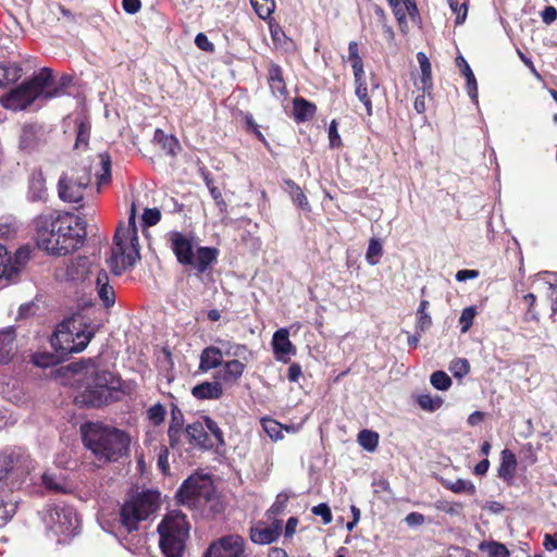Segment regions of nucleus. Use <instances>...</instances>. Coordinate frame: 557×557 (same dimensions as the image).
Wrapping results in <instances>:
<instances>
[{
	"mask_svg": "<svg viewBox=\"0 0 557 557\" xmlns=\"http://www.w3.org/2000/svg\"><path fill=\"white\" fill-rule=\"evenodd\" d=\"M91 181V173L85 168L72 169L59 180V197L66 202H79Z\"/></svg>",
	"mask_w": 557,
	"mask_h": 557,
	"instance_id": "ddd939ff",
	"label": "nucleus"
},
{
	"mask_svg": "<svg viewBox=\"0 0 557 557\" xmlns=\"http://www.w3.org/2000/svg\"><path fill=\"white\" fill-rule=\"evenodd\" d=\"M429 305L430 304L428 300H421L418 311H417L416 330L420 333H424L432 325V318L426 311L429 308Z\"/></svg>",
	"mask_w": 557,
	"mask_h": 557,
	"instance_id": "e433bc0d",
	"label": "nucleus"
},
{
	"mask_svg": "<svg viewBox=\"0 0 557 557\" xmlns=\"http://www.w3.org/2000/svg\"><path fill=\"white\" fill-rule=\"evenodd\" d=\"M269 28L274 45L282 46L284 39L286 38L282 27L277 23L270 22Z\"/></svg>",
	"mask_w": 557,
	"mask_h": 557,
	"instance_id": "680f3d73",
	"label": "nucleus"
},
{
	"mask_svg": "<svg viewBox=\"0 0 557 557\" xmlns=\"http://www.w3.org/2000/svg\"><path fill=\"white\" fill-rule=\"evenodd\" d=\"M82 323L76 319L62 322L52 337V345L64 354L79 352L89 344L92 332L81 330Z\"/></svg>",
	"mask_w": 557,
	"mask_h": 557,
	"instance_id": "f8f14e48",
	"label": "nucleus"
},
{
	"mask_svg": "<svg viewBox=\"0 0 557 557\" xmlns=\"http://www.w3.org/2000/svg\"><path fill=\"white\" fill-rule=\"evenodd\" d=\"M246 542L238 534H227L214 540L203 553V557H244Z\"/></svg>",
	"mask_w": 557,
	"mask_h": 557,
	"instance_id": "2eb2a0df",
	"label": "nucleus"
},
{
	"mask_svg": "<svg viewBox=\"0 0 557 557\" xmlns=\"http://www.w3.org/2000/svg\"><path fill=\"white\" fill-rule=\"evenodd\" d=\"M23 457L20 449L8 448L0 451V481L5 479L21 463Z\"/></svg>",
	"mask_w": 557,
	"mask_h": 557,
	"instance_id": "412c9836",
	"label": "nucleus"
},
{
	"mask_svg": "<svg viewBox=\"0 0 557 557\" xmlns=\"http://www.w3.org/2000/svg\"><path fill=\"white\" fill-rule=\"evenodd\" d=\"M171 250L181 264L189 265L203 273L216 260L218 250L210 247H197L194 236L172 231L165 235Z\"/></svg>",
	"mask_w": 557,
	"mask_h": 557,
	"instance_id": "0eeeda50",
	"label": "nucleus"
},
{
	"mask_svg": "<svg viewBox=\"0 0 557 557\" xmlns=\"http://www.w3.org/2000/svg\"><path fill=\"white\" fill-rule=\"evenodd\" d=\"M51 84L52 73L49 69L44 67L32 79L1 97L0 103L3 108L12 111L24 110L38 98L51 99L58 96V88L51 90Z\"/></svg>",
	"mask_w": 557,
	"mask_h": 557,
	"instance_id": "423d86ee",
	"label": "nucleus"
},
{
	"mask_svg": "<svg viewBox=\"0 0 557 557\" xmlns=\"http://www.w3.org/2000/svg\"><path fill=\"white\" fill-rule=\"evenodd\" d=\"M448 4L451 9V11L456 14V21L455 23L457 25L462 24L468 14V8L466 3H459L458 0H448Z\"/></svg>",
	"mask_w": 557,
	"mask_h": 557,
	"instance_id": "864d4df0",
	"label": "nucleus"
},
{
	"mask_svg": "<svg viewBox=\"0 0 557 557\" xmlns=\"http://www.w3.org/2000/svg\"><path fill=\"white\" fill-rule=\"evenodd\" d=\"M281 530H282V524H281V521H278V520L275 521L270 527L257 525V527L251 528L250 539L256 544H260V545L270 544L277 540V537L281 534Z\"/></svg>",
	"mask_w": 557,
	"mask_h": 557,
	"instance_id": "a211bd4d",
	"label": "nucleus"
},
{
	"mask_svg": "<svg viewBox=\"0 0 557 557\" xmlns=\"http://www.w3.org/2000/svg\"><path fill=\"white\" fill-rule=\"evenodd\" d=\"M444 486L456 494H468L474 495L476 492L475 485L463 479H457L456 481H445Z\"/></svg>",
	"mask_w": 557,
	"mask_h": 557,
	"instance_id": "c9c22d12",
	"label": "nucleus"
},
{
	"mask_svg": "<svg viewBox=\"0 0 557 557\" xmlns=\"http://www.w3.org/2000/svg\"><path fill=\"white\" fill-rule=\"evenodd\" d=\"M81 432L98 466L117 461L129 451L131 437L123 430L97 422L83 424Z\"/></svg>",
	"mask_w": 557,
	"mask_h": 557,
	"instance_id": "f03ea898",
	"label": "nucleus"
},
{
	"mask_svg": "<svg viewBox=\"0 0 557 557\" xmlns=\"http://www.w3.org/2000/svg\"><path fill=\"white\" fill-rule=\"evenodd\" d=\"M71 370L78 376L77 381L82 382L85 387L82 401L89 406H101L108 400L111 391L120 387V381L112 372L99 370L90 360L72 364Z\"/></svg>",
	"mask_w": 557,
	"mask_h": 557,
	"instance_id": "7ed1b4c3",
	"label": "nucleus"
},
{
	"mask_svg": "<svg viewBox=\"0 0 557 557\" xmlns=\"http://www.w3.org/2000/svg\"><path fill=\"white\" fill-rule=\"evenodd\" d=\"M224 356L219 379L224 384H236L243 376L248 363L253 360L255 354L246 345L224 342Z\"/></svg>",
	"mask_w": 557,
	"mask_h": 557,
	"instance_id": "9b49d317",
	"label": "nucleus"
},
{
	"mask_svg": "<svg viewBox=\"0 0 557 557\" xmlns=\"http://www.w3.org/2000/svg\"><path fill=\"white\" fill-rule=\"evenodd\" d=\"M33 361L40 368H46L55 362V357L52 355L37 354L33 357Z\"/></svg>",
	"mask_w": 557,
	"mask_h": 557,
	"instance_id": "338daca9",
	"label": "nucleus"
},
{
	"mask_svg": "<svg viewBox=\"0 0 557 557\" xmlns=\"http://www.w3.org/2000/svg\"><path fill=\"white\" fill-rule=\"evenodd\" d=\"M383 255V246L381 242L376 238L370 239L368 250L366 253V260L369 264L375 265L380 262V259Z\"/></svg>",
	"mask_w": 557,
	"mask_h": 557,
	"instance_id": "79ce46f5",
	"label": "nucleus"
},
{
	"mask_svg": "<svg viewBox=\"0 0 557 557\" xmlns=\"http://www.w3.org/2000/svg\"><path fill=\"white\" fill-rule=\"evenodd\" d=\"M430 381L433 387L438 391H447L451 386V379L444 371H435Z\"/></svg>",
	"mask_w": 557,
	"mask_h": 557,
	"instance_id": "de8ad7c7",
	"label": "nucleus"
},
{
	"mask_svg": "<svg viewBox=\"0 0 557 557\" xmlns=\"http://www.w3.org/2000/svg\"><path fill=\"white\" fill-rule=\"evenodd\" d=\"M476 314V310L474 307H467L462 310L461 315L459 318V323L461 325V333H466L471 327L474 317Z\"/></svg>",
	"mask_w": 557,
	"mask_h": 557,
	"instance_id": "603ef678",
	"label": "nucleus"
},
{
	"mask_svg": "<svg viewBox=\"0 0 557 557\" xmlns=\"http://www.w3.org/2000/svg\"><path fill=\"white\" fill-rule=\"evenodd\" d=\"M17 267L12 263V257L7 248L0 245V281H11L16 275Z\"/></svg>",
	"mask_w": 557,
	"mask_h": 557,
	"instance_id": "2f4dec72",
	"label": "nucleus"
},
{
	"mask_svg": "<svg viewBox=\"0 0 557 557\" xmlns=\"http://www.w3.org/2000/svg\"><path fill=\"white\" fill-rule=\"evenodd\" d=\"M419 406L428 411H435L440 409L443 405V399L438 396H431L429 394H423L418 397Z\"/></svg>",
	"mask_w": 557,
	"mask_h": 557,
	"instance_id": "a18cd8bd",
	"label": "nucleus"
},
{
	"mask_svg": "<svg viewBox=\"0 0 557 557\" xmlns=\"http://www.w3.org/2000/svg\"><path fill=\"white\" fill-rule=\"evenodd\" d=\"M191 394L197 399H219L223 395L222 382H203L193 387Z\"/></svg>",
	"mask_w": 557,
	"mask_h": 557,
	"instance_id": "393cba45",
	"label": "nucleus"
},
{
	"mask_svg": "<svg viewBox=\"0 0 557 557\" xmlns=\"http://www.w3.org/2000/svg\"><path fill=\"white\" fill-rule=\"evenodd\" d=\"M176 429H185L184 428V420L183 414L181 410L173 409L172 410V418L168 430L169 437H173L176 433Z\"/></svg>",
	"mask_w": 557,
	"mask_h": 557,
	"instance_id": "5fc2aeb1",
	"label": "nucleus"
},
{
	"mask_svg": "<svg viewBox=\"0 0 557 557\" xmlns=\"http://www.w3.org/2000/svg\"><path fill=\"white\" fill-rule=\"evenodd\" d=\"M212 493V482L208 476L191 475L180 487L176 497L186 506H196L208 500Z\"/></svg>",
	"mask_w": 557,
	"mask_h": 557,
	"instance_id": "4468645a",
	"label": "nucleus"
},
{
	"mask_svg": "<svg viewBox=\"0 0 557 557\" xmlns=\"http://www.w3.org/2000/svg\"><path fill=\"white\" fill-rule=\"evenodd\" d=\"M272 348L274 357L277 361L287 363L290 356L296 355V348L289 341V332L287 329H278L272 337Z\"/></svg>",
	"mask_w": 557,
	"mask_h": 557,
	"instance_id": "f3484780",
	"label": "nucleus"
},
{
	"mask_svg": "<svg viewBox=\"0 0 557 557\" xmlns=\"http://www.w3.org/2000/svg\"><path fill=\"white\" fill-rule=\"evenodd\" d=\"M202 423L205 425V430H208L215 437L219 444H224L223 432L215 421L209 417H205Z\"/></svg>",
	"mask_w": 557,
	"mask_h": 557,
	"instance_id": "6e6d98bb",
	"label": "nucleus"
},
{
	"mask_svg": "<svg viewBox=\"0 0 557 557\" xmlns=\"http://www.w3.org/2000/svg\"><path fill=\"white\" fill-rule=\"evenodd\" d=\"M47 196V188L45 186V180L42 175H33L29 182L28 199L32 201L45 200Z\"/></svg>",
	"mask_w": 557,
	"mask_h": 557,
	"instance_id": "72a5a7b5",
	"label": "nucleus"
},
{
	"mask_svg": "<svg viewBox=\"0 0 557 557\" xmlns=\"http://www.w3.org/2000/svg\"><path fill=\"white\" fill-rule=\"evenodd\" d=\"M29 253L30 251L28 248H20L16 250L14 258H12V263L17 267L16 274L29 259Z\"/></svg>",
	"mask_w": 557,
	"mask_h": 557,
	"instance_id": "e2e57ef3",
	"label": "nucleus"
},
{
	"mask_svg": "<svg viewBox=\"0 0 557 557\" xmlns=\"http://www.w3.org/2000/svg\"><path fill=\"white\" fill-rule=\"evenodd\" d=\"M186 433L187 443L189 445L198 446L201 448H209L212 446L202 422L197 421L195 423L188 424L186 426Z\"/></svg>",
	"mask_w": 557,
	"mask_h": 557,
	"instance_id": "5701e85b",
	"label": "nucleus"
},
{
	"mask_svg": "<svg viewBox=\"0 0 557 557\" xmlns=\"http://www.w3.org/2000/svg\"><path fill=\"white\" fill-rule=\"evenodd\" d=\"M139 259L136 209L133 203L127 225H121L116 230L114 245L107 262L112 273L121 275L126 270L133 268Z\"/></svg>",
	"mask_w": 557,
	"mask_h": 557,
	"instance_id": "20e7f679",
	"label": "nucleus"
},
{
	"mask_svg": "<svg viewBox=\"0 0 557 557\" xmlns=\"http://www.w3.org/2000/svg\"><path fill=\"white\" fill-rule=\"evenodd\" d=\"M312 513L320 516L324 524L332 522L333 516L330 507L326 504H319L311 509Z\"/></svg>",
	"mask_w": 557,
	"mask_h": 557,
	"instance_id": "bf43d9fd",
	"label": "nucleus"
},
{
	"mask_svg": "<svg viewBox=\"0 0 557 557\" xmlns=\"http://www.w3.org/2000/svg\"><path fill=\"white\" fill-rule=\"evenodd\" d=\"M16 505L13 502H3L0 498V528L4 525L15 513Z\"/></svg>",
	"mask_w": 557,
	"mask_h": 557,
	"instance_id": "09e8293b",
	"label": "nucleus"
},
{
	"mask_svg": "<svg viewBox=\"0 0 557 557\" xmlns=\"http://www.w3.org/2000/svg\"><path fill=\"white\" fill-rule=\"evenodd\" d=\"M95 274V289L98 298L106 308H111L115 304V292L110 284L109 275L104 270L92 269L87 257L71 259L58 267L55 275L59 280L79 282L85 281L89 275Z\"/></svg>",
	"mask_w": 557,
	"mask_h": 557,
	"instance_id": "39448f33",
	"label": "nucleus"
},
{
	"mask_svg": "<svg viewBox=\"0 0 557 557\" xmlns=\"http://www.w3.org/2000/svg\"><path fill=\"white\" fill-rule=\"evenodd\" d=\"M195 44L196 46L203 50V51H208V52H211L214 50V45L208 39V37L202 34V33H199L196 38H195Z\"/></svg>",
	"mask_w": 557,
	"mask_h": 557,
	"instance_id": "774afa93",
	"label": "nucleus"
},
{
	"mask_svg": "<svg viewBox=\"0 0 557 557\" xmlns=\"http://www.w3.org/2000/svg\"><path fill=\"white\" fill-rule=\"evenodd\" d=\"M153 139L171 156H176L181 150L177 138L173 135L165 134L162 129H156Z\"/></svg>",
	"mask_w": 557,
	"mask_h": 557,
	"instance_id": "7c9ffc66",
	"label": "nucleus"
},
{
	"mask_svg": "<svg viewBox=\"0 0 557 557\" xmlns=\"http://www.w3.org/2000/svg\"><path fill=\"white\" fill-rule=\"evenodd\" d=\"M158 468L161 470L162 473L166 474L170 470L169 465V450L165 445L159 446L158 451Z\"/></svg>",
	"mask_w": 557,
	"mask_h": 557,
	"instance_id": "13d9d810",
	"label": "nucleus"
},
{
	"mask_svg": "<svg viewBox=\"0 0 557 557\" xmlns=\"http://www.w3.org/2000/svg\"><path fill=\"white\" fill-rule=\"evenodd\" d=\"M256 13L262 20H267L275 10L274 0H250Z\"/></svg>",
	"mask_w": 557,
	"mask_h": 557,
	"instance_id": "37998d69",
	"label": "nucleus"
},
{
	"mask_svg": "<svg viewBox=\"0 0 557 557\" xmlns=\"http://www.w3.org/2000/svg\"><path fill=\"white\" fill-rule=\"evenodd\" d=\"M21 76L22 69L18 65H0V87L16 82Z\"/></svg>",
	"mask_w": 557,
	"mask_h": 557,
	"instance_id": "58836bf2",
	"label": "nucleus"
},
{
	"mask_svg": "<svg viewBox=\"0 0 557 557\" xmlns=\"http://www.w3.org/2000/svg\"><path fill=\"white\" fill-rule=\"evenodd\" d=\"M38 128L35 125H26L22 129L20 147L23 150L30 151L36 148L39 136Z\"/></svg>",
	"mask_w": 557,
	"mask_h": 557,
	"instance_id": "f704fd0d",
	"label": "nucleus"
},
{
	"mask_svg": "<svg viewBox=\"0 0 557 557\" xmlns=\"http://www.w3.org/2000/svg\"><path fill=\"white\" fill-rule=\"evenodd\" d=\"M89 128L90 126L87 122H79L76 137V147H78L81 144H87V140L89 138Z\"/></svg>",
	"mask_w": 557,
	"mask_h": 557,
	"instance_id": "69168bd1",
	"label": "nucleus"
},
{
	"mask_svg": "<svg viewBox=\"0 0 557 557\" xmlns=\"http://www.w3.org/2000/svg\"><path fill=\"white\" fill-rule=\"evenodd\" d=\"M290 498V495L286 492H282L277 494L275 502L272 504V506L269 509V513L273 516H277L284 511L286 508V505Z\"/></svg>",
	"mask_w": 557,
	"mask_h": 557,
	"instance_id": "3c124183",
	"label": "nucleus"
},
{
	"mask_svg": "<svg viewBox=\"0 0 557 557\" xmlns=\"http://www.w3.org/2000/svg\"><path fill=\"white\" fill-rule=\"evenodd\" d=\"M48 534L63 543L76 535L79 521L75 510L67 506L49 507L44 516Z\"/></svg>",
	"mask_w": 557,
	"mask_h": 557,
	"instance_id": "9d476101",
	"label": "nucleus"
},
{
	"mask_svg": "<svg viewBox=\"0 0 557 557\" xmlns=\"http://www.w3.org/2000/svg\"><path fill=\"white\" fill-rule=\"evenodd\" d=\"M387 2L397 20L400 32L407 34V16L412 21H416L419 16L416 0H387Z\"/></svg>",
	"mask_w": 557,
	"mask_h": 557,
	"instance_id": "dca6fc26",
	"label": "nucleus"
},
{
	"mask_svg": "<svg viewBox=\"0 0 557 557\" xmlns=\"http://www.w3.org/2000/svg\"><path fill=\"white\" fill-rule=\"evenodd\" d=\"M159 506L160 494L156 491H146L132 497L121 508L122 527L128 532L136 530L138 522L146 520Z\"/></svg>",
	"mask_w": 557,
	"mask_h": 557,
	"instance_id": "1a4fd4ad",
	"label": "nucleus"
},
{
	"mask_svg": "<svg viewBox=\"0 0 557 557\" xmlns=\"http://www.w3.org/2000/svg\"><path fill=\"white\" fill-rule=\"evenodd\" d=\"M224 356V342L222 343V347L218 348L214 346L207 347L202 350L200 355V364L199 369L202 372H208L211 369H214L219 366H222Z\"/></svg>",
	"mask_w": 557,
	"mask_h": 557,
	"instance_id": "aec40b11",
	"label": "nucleus"
},
{
	"mask_svg": "<svg viewBox=\"0 0 557 557\" xmlns=\"http://www.w3.org/2000/svg\"><path fill=\"white\" fill-rule=\"evenodd\" d=\"M355 94L357 98L362 102V104L366 107L368 115H372L373 113V107L371 97L368 91V85H367V78L366 73L359 75H355Z\"/></svg>",
	"mask_w": 557,
	"mask_h": 557,
	"instance_id": "c85d7f7f",
	"label": "nucleus"
},
{
	"mask_svg": "<svg viewBox=\"0 0 557 557\" xmlns=\"http://www.w3.org/2000/svg\"><path fill=\"white\" fill-rule=\"evenodd\" d=\"M160 548L165 557H181L188 537L189 527L185 515L170 511L158 527Z\"/></svg>",
	"mask_w": 557,
	"mask_h": 557,
	"instance_id": "6e6552de",
	"label": "nucleus"
},
{
	"mask_svg": "<svg viewBox=\"0 0 557 557\" xmlns=\"http://www.w3.org/2000/svg\"><path fill=\"white\" fill-rule=\"evenodd\" d=\"M358 443L363 449L374 451L379 444V434L370 430H362L358 434Z\"/></svg>",
	"mask_w": 557,
	"mask_h": 557,
	"instance_id": "a19ab883",
	"label": "nucleus"
},
{
	"mask_svg": "<svg viewBox=\"0 0 557 557\" xmlns=\"http://www.w3.org/2000/svg\"><path fill=\"white\" fill-rule=\"evenodd\" d=\"M456 62H457V65L460 67L461 73L463 74V76L467 79V91H468L469 97L472 99V101L475 104H478V102H479L478 83H476V79L474 77V74H473L470 65L462 57L457 58Z\"/></svg>",
	"mask_w": 557,
	"mask_h": 557,
	"instance_id": "bb28decb",
	"label": "nucleus"
},
{
	"mask_svg": "<svg viewBox=\"0 0 557 557\" xmlns=\"http://www.w3.org/2000/svg\"><path fill=\"white\" fill-rule=\"evenodd\" d=\"M284 183L286 185V191L290 196L294 205H296L297 207H299L301 210H304L306 212H310L311 206L308 201L307 196L304 194L302 189L300 188V186L297 185L292 180H286Z\"/></svg>",
	"mask_w": 557,
	"mask_h": 557,
	"instance_id": "c756f323",
	"label": "nucleus"
},
{
	"mask_svg": "<svg viewBox=\"0 0 557 557\" xmlns=\"http://www.w3.org/2000/svg\"><path fill=\"white\" fill-rule=\"evenodd\" d=\"M186 428L185 429H176V433L173 437H169L170 446L173 449H181L184 447L185 443H187L186 438Z\"/></svg>",
	"mask_w": 557,
	"mask_h": 557,
	"instance_id": "052dcab7",
	"label": "nucleus"
},
{
	"mask_svg": "<svg viewBox=\"0 0 557 557\" xmlns=\"http://www.w3.org/2000/svg\"><path fill=\"white\" fill-rule=\"evenodd\" d=\"M449 371L455 377L462 379L470 371L469 361L465 358L454 359L449 364Z\"/></svg>",
	"mask_w": 557,
	"mask_h": 557,
	"instance_id": "49530a36",
	"label": "nucleus"
},
{
	"mask_svg": "<svg viewBox=\"0 0 557 557\" xmlns=\"http://www.w3.org/2000/svg\"><path fill=\"white\" fill-rule=\"evenodd\" d=\"M35 223L38 247L52 255L76 250L87 235L85 222L74 215H41Z\"/></svg>",
	"mask_w": 557,
	"mask_h": 557,
	"instance_id": "f257e3e1",
	"label": "nucleus"
},
{
	"mask_svg": "<svg viewBox=\"0 0 557 557\" xmlns=\"http://www.w3.org/2000/svg\"><path fill=\"white\" fill-rule=\"evenodd\" d=\"M164 417H165V408L160 404L153 405L148 410V418L156 425H159L160 423H162L164 420Z\"/></svg>",
	"mask_w": 557,
	"mask_h": 557,
	"instance_id": "4d7b16f0",
	"label": "nucleus"
},
{
	"mask_svg": "<svg viewBox=\"0 0 557 557\" xmlns=\"http://www.w3.org/2000/svg\"><path fill=\"white\" fill-rule=\"evenodd\" d=\"M516 469H517V458L516 455L509 450L504 449L502 451V460L498 468V476L507 482L508 484H511L513 482L515 475H516Z\"/></svg>",
	"mask_w": 557,
	"mask_h": 557,
	"instance_id": "b1692460",
	"label": "nucleus"
},
{
	"mask_svg": "<svg viewBox=\"0 0 557 557\" xmlns=\"http://www.w3.org/2000/svg\"><path fill=\"white\" fill-rule=\"evenodd\" d=\"M437 508L450 516H458L461 513L462 505L460 503L442 502L437 504Z\"/></svg>",
	"mask_w": 557,
	"mask_h": 557,
	"instance_id": "0e129e2a",
	"label": "nucleus"
},
{
	"mask_svg": "<svg viewBox=\"0 0 557 557\" xmlns=\"http://www.w3.org/2000/svg\"><path fill=\"white\" fill-rule=\"evenodd\" d=\"M42 485L50 492L67 494L73 490L72 484L63 476L52 472H45L41 476Z\"/></svg>",
	"mask_w": 557,
	"mask_h": 557,
	"instance_id": "a878e982",
	"label": "nucleus"
},
{
	"mask_svg": "<svg viewBox=\"0 0 557 557\" xmlns=\"http://www.w3.org/2000/svg\"><path fill=\"white\" fill-rule=\"evenodd\" d=\"M347 61L350 63V65L352 67L354 76L355 75L360 76L361 74H364L363 62H362L361 57L359 55V48H358V44L356 41H350L348 45Z\"/></svg>",
	"mask_w": 557,
	"mask_h": 557,
	"instance_id": "4c0bfd02",
	"label": "nucleus"
},
{
	"mask_svg": "<svg viewBox=\"0 0 557 557\" xmlns=\"http://www.w3.org/2000/svg\"><path fill=\"white\" fill-rule=\"evenodd\" d=\"M161 220V212L157 208H146L141 215L143 225L146 227L158 224Z\"/></svg>",
	"mask_w": 557,
	"mask_h": 557,
	"instance_id": "8fccbe9b",
	"label": "nucleus"
},
{
	"mask_svg": "<svg viewBox=\"0 0 557 557\" xmlns=\"http://www.w3.org/2000/svg\"><path fill=\"white\" fill-rule=\"evenodd\" d=\"M16 334L12 326L0 330V362L8 363L16 351Z\"/></svg>",
	"mask_w": 557,
	"mask_h": 557,
	"instance_id": "6ab92c4d",
	"label": "nucleus"
},
{
	"mask_svg": "<svg viewBox=\"0 0 557 557\" xmlns=\"http://www.w3.org/2000/svg\"><path fill=\"white\" fill-rule=\"evenodd\" d=\"M480 549L488 553L491 557H509L508 548L498 542H482Z\"/></svg>",
	"mask_w": 557,
	"mask_h": 557,
	"instance_id": "c03bdc74",
	"label": "nucleus"
},
{
	"mask_svg": "<svg viewBox=\"0 0 557 557\" xmlns=\"http://www.w3.org/2000/svg\"><path fill=\"white\" fill-rule=\"evenodd\" d=\"M269 83L273 92L284 94L285 84L282 75V70L278 65L273 64L270 67Z\"/></svg>",
	"mask_w": 557,
	"mask_h": 557,
	"instance_id": "ea45409f",
	"label": "nucleus"
},
{
	"mask_svg": "<svg viewBox=\"0 0 557 557\" xmlns=\"http://www.w3.org/2000/svg\"><path fill=\"white\" fill-rule=\"evenodd\" d=\"M417 60L421 70L420 79L417 83V86L424 92L430 91L432 88V69L429 58L424 52H418Z\"/></svg>",
	"mask_w": 557,
	"mask_h": 557,
	"instance_id": "cd10ccee",
	"label": "nucleus"
},
{
	"mask_svg": "<svg viewBox=\"0 0 557 557\" xmlns=\"http://www.w3.org/2000/svg\"><path fill=\"white\" fill-rule=\"evenodd\" d=\"M317 111V107L304 98L294 100V116L297 122H305L312 117Z\"/></svg>",
	"mask_w": 557,
	"mask_h": 557,
	"instance_id": "473e14b6",
	"label": "nucleus"
},
{
	"mask_svg": "<svg viewBox=\"0 0 557 557\" xmlns=\"http://www.w3.org/2000/svg\"><path fill=\"white\" fill-rule=\"evenodd\" d=\"M92 169L97 178L98 188L111 181V157L107 152L99 153L94 161Z\"/></svg>",
	"mask_w": 557,
	"mask_h": 557,
	"instance_id": "4be33fe9",
	"label": "nucleus"
}]
</instances>
